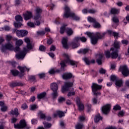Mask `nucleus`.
<instances>
[{
	"instance_id": "2f4dec72",
	"label": "nucleus",
	"mask_w": 129,
	"mask_h": 129,
	"mask_svg": "<svg viewBox=\"0 0 129 129\" xmlns=\"http://www.w3.org/2000/svg\"><path fill=\"white\" fill-rule=\"evenodd\" d=\"M101 119H102V117L100 116V114H98L97 115L95 116L94 120L95 122L97 123Z\"/></svg>"
},
{
	"instance_id": "3c124183",
	"label": "nucleus",
	"mask_w": 129,
	"mask_h": 129,
	"mask_svg": "<svg viewBox=\"0 0 129 129\" xmlns=\"http://www.w3.org/2000/svg\"><path fill=\"white\" fill-rule=\"evenodd\" d=\"M39 115H40V118H46V115H45L44 113H42L41 111L39 112Z\"/></svg>"
},
{
	"instance_id": "412c9836",
	"label": "nucleus",
	"mask_w": 129,
	"mask_h": 129,
	"mask_svg": "<svg viewBox=\"0 0 129 129\" xmlns=\"http://www.w3.org/2000/svg\"><path fill=\"white\" fill-rule=\"evenodd\" d=\"M79 40L81 41V42H83V43H85V42L87 41V39L85 38V37H76L74 40V42H78Z\"/></svg>"
},
{
	"instance_id": "5701e85b",
	"label": "nucleus",
	"mask_w": 129,
	"mask_h": 129,
	"mask_svg": "<svg viewBox=\"0 0 129 129\" xmlns=\"http://www.w3.org/2000/svg\"><path fill=\"white\" fill-rule=\"evenodd\" d=\"M50 89L52 91H58V85L56 83H53L51 84Z\"/></svg>"
},
{
	"instance_id": "4c0bfd02",
	"label": "nucleus",
	"mask_w": 129,
	"mask_h": 129,
	"mask_svg": "<svg viewBox=\"0 0 129 129\" xmlns=\"http://www.w3.org/2000/svg\"><path fill=\"white\" fill-rule=\"evenodd\" d=\"M16 22H23V17L21 15H17L15 17Z\"/></svg>"
},
{
	"instance_id": "39448f33",
	"label": "nucleus",
	"mask_w": 129,
	"mask_h": 129,
	"mask_svg": "<svg viewBox=\"0 0 129 129\" xmlns=\"http://www.w3.org/2000/svg\"><path fill=\"white\" fill-rule=\"evenodd\" d=\"M91 88L92 91L94 95H100V92L98 91L102 88V86L93 83L91 86Z\"/></svg>"
},
{
	"instance_id": "37998d69",
	"label": "nucleus",
	"mask_w": 129,
	"mask_h": 129,
	"mask_svg": "<svg viewBox=\"0 0 129 129\" xmlns=\"http://www.w3.org/2000/svg\"><path fill=\"white\" fill-rule=\"evenodd\" d=\"M114 110H120L121 107L118 104L115 105L113 107Z\"/></svg>"
},
{
	"instance_id": "9b49d317",
	"label": "nucleus",
	"mask_w": 129,
	"mask_h": 129,
	"mask_svg": "<svg viewBox=\"0 0 129 129\" xmlns=\"http://www.w3.org/2000/svg\"><path fill=\"white\" fill-rule=\"evenodd\" d=\"M18 68L21 71V73L18 72V76H19V77L21 78L24 76V72H25V71H29L30 70L29 69L27 68L26 67H22L19 66L18 67Z\"/></svg>"
},
{
	"instance_id": "052dcab7",
	"label": "nucleus",
	"mask_w": 129,
	"mask_h": 129,
	"mask_svg": "<svg viewBox=\"0 0 129 129\" xmlns=\"http://www.w3.org/2000/svg\"><path fill=\"white\" fill-rule=\"evenodd\" d=\"M21 108H22V109H27V108H28V105H27V104L26 103H24L22 105Z\"/></svg>"
},
{
	"instance_id": "864d4df0",
	"label": "nucleus",
	"mask_w": 129,
	"mask_h": 129,
	"mask_svg": "<svg viewBox=\"0 0 129 129\" xmlns=\"http://www.w3.org/2000/svg\"><path fill=\"white\" fill-rule=\"evenodd\" d=\"M14 26L15 28H21L22 27V23H15Z\"/></svg>"
},
{
	"instance_id": "603ef678",
	"label": "nucleus",
	"mask_w": 129,
	"mask_h": 129,
	"mask_svg": "<svg viewBox=\"0 0 129 129\" xmlns=\"http://www.w3.org/2000/svg\"><path fill=\"white\" fill-rule=\"evenodd\" d=\"M37 34L38 36H44V35H45V31H37Z\"/></svg>"
},
{
	"instance_id": "a878e982",
	"label": "nucleus",
	"mask_w": 129,
	"mask_h": 129,
	"mask_svg": "<svg viewBox=\"0 0 129 129\" xmlns=\"http://www.w3.org/2000/svg\"><path fill=\"white\" fill-rule=\"evenodd\" d=\"M90 50L88 48L81 49L78 51L79 54H86L89 52Z\"/></svg>"
},
{
	"instance_id": "680f3d73",
	"label": "nucleus",
	"mask_w": 129,
	"mask_h": 129,
	"mask_svg": "<svg viewBox=\"0 0 129 129\" xmlns=\"http://www.w3.org/2000/svg\"><path fill=\"white\" fill-rule=\"evenodd\" d=\"M79 120L80 121H84V120H85V116L84 115L80 116Z\"/></svg>"
},
{
	"instance_id": "bf43d9fd",
	"label": "nucleus",
	"mask_w": 129,
	"mask_h": 129,
	"mask_svg": "<svg viewBox=\"0 0 129 129\" xmlns=\"http://www.w3.org/2000/svg\"><path fill=\"white\" fill-rule=\"evenodd\" d=\"M48 73H49V74H55V73H56V71L53 69H51L49 71Z\"/></svg>"
},
{
	"instance_id": "cd10ccee",
	"label": "nucleus",
	"mask_w": 129,
	"mask_h": 129,
	"mask_svg": "<svg viewBox=\"0 0 129 129\" xmlns=\"http://www.w3.org/2000/svg\"><path fill=\"white\" fill-rule=\"evenodd\" d=\"M46 95H47V93L44 92L38 94L37 97L38 99H42V98H44V97H45Z\"/></svg>"
},
{
	"instance_id": "774afa93",
	"label": "nucleus",
	"mask_w": 129,
	"mask_h": 129,
	"mask_svg": "<svg viewBox=\"0 0 129 129\" xmlns=\"http://www.w3.org/2000/svg\"><path fill=\"white\" fill-rule=\"evenodd\" d=\"M122 44H125V45H128V40H121Z\"/></svg>"
},
{
	"instance_id": "ddd939ff",
	"label": "nucleus",
	"mask_w": 129,
	"mask_h": 129,
	"mask_svg": "<svg viewBox=\"0 0 129 129\" xmlns=\"http://www.w3.org/2000/svg\"><path fill=\"white\" fill-rule=\"evenodd\" d=\"M26 48H24V50L22 51H20L19 54H16V57L17 59H24L25 58V56H26Z\"/></svg>"
},
{
	"instance_id": "473e14b6",
	"label": "nucleus",
	"mask_w": 129,
	"mask_h": 129,
	"mask_svg": "<svg viewBox=\"0 0 129 129\" xmlns=\"http://www.w3.org/2000/svg\"><path fill=\"white\" fill-rule=\"evenodd\" d=\"M15 40L16 41V45H17V46H20L21 45H22L23 44V40L19 39L18 40V39L15 38Z\"/></svg>"
},
{
	"instance_id": "0eeeda50",
	"label": "nucleus",
	"mask_w": 129,
	"mask_h": 129,
	"mask_svg": "<svg viewBox=\"0 0 129 129\" xmlns=\"http://www.w3.org/2000/svg\"><path fill=\"white\" fill-rule=\"evenodd\" d=\"M26 126H27V122L25 119L21 120L19 123L14 124L15 128H24Z\"/></svg>"
},
{
	"instance_id": "4d7b16f0",
	"label": "nucleus",
	"mask_w": 129,
	"mask_h": 129,
	"mask_svg": "<svg viewBox=\"0 0 129 129\" xmlns=\"http://www.w3.org/2000/svg\"><path fill=\"white\" fill-rule=\"evenodd\" d=\"M88 13L89 14H95V13H96V10L94 9H90L88 10Z\"/></svg>"
},
{
	"instance_id": "f3484780",
	"label": "nucleus",
	"mask_w": 129,
	"mask_h": 129,
	"mask_svg": "<svg viewBox=\"0 0 129 129\" xmlns=\"http://www.w3.org/2000/svg\"><path fill=\"white\" fill-rule=\"evenodd\" d=\"M72 76H73V75L71 73H65L62 75V77L64 80H68V79H71Z\"/></svg>"
},
{
	"instance_id": "f257e3e1",
	"label": "nucleus",
	"mask_w": 129,
	"mask_h": 129,
	"mask_svg": "<svg viewBox=\"0 0 129 129\" xmlns=\"http://www.w3.org/2000/svg\"><path fill=\"white\" fill-rule=\"evenodd\" d=\"M107 33L109 36H112V35H113V31L111 30H107L106 32H104L102 34L99 32H97L94 34L93 33L88 32H86V34L87 36L90 38L92 45H95L97 43L98 39H103V38H104V36L106 35Z\"/></svg>"
},
{
	"instance_id": "4be33fe9",
	"label": "nucleus",
	"mask_w": 129,
	"mask_h": 129,
	"mask_svg": "<svg viewBox=\"0 0 129 129\" xmlns=\"http://www.w3.org/2000/svg\"><path fill=\"white\" fill-rule=\"evenodd\" d=\"M24 41L27 44V47L28 49H32L33 46H32V44H31V40H30V38L27 37L25 39H24Z\"/></svg>"
},
{
	"instance_id": "ea45409f",
	"label": "nucleus",
	"mask_w": 129,
	"mask_h": 129,
	"mask_svg": "<svg viewBox=\"0 0 129 129\" xmlns=\"http://www.w3.org/2000/svg\"><path fill=\"white\" fill-rule=\"evenodd\" d=\"M94 28H96L97 29H99L101 27V25H100V24H99L98 22H95V23L93 24Z\"/></svg>"
},
{
	"instance_id": "4468645a",
	"label": "nucleus",
	"mask_w": 129,
	"mask_h": 129,
	"mask_svg": "<svg viewBox=\"0 0 129 129\" xmlns=\"http://www.w3.org/2000/svg\"><path fill=\"white\" fill-rule=\"evenodd\" d=\"M3 47V49H6V50H10V51L14 50V44L12 42H8Z\"/></svg>"
},
{
	"instance_id": "aec40b11",
	"label": "nucleus",
	"mask_w": 129,
	"mask_h": 129,
	"mask_svg": "<svg viewBox=\"0 0 129 129\" xmlns=\"http://www.w3.org/2000/svg\"><path fill=\"white\" fill-rule=\"evenodd\" d=\"M10 87H16V86H23V84L21 82H12L9 83Z\"/></svg>"
},
{
	"instance_id": "6e6552de",
	"label": "nucleus",
	"mask_w": 129,
	"mask_h": 129,
	"mask_svg": "<svg viewBox=\"0 0 129 129\" xmlns=\"http://www.w3.org/2000/svg\"><path fill=\"white\" fill-rule=\"evenodd\" d=\"M120 71L121 72L122 75L127 77L129 75V70L127 68V67L126 66H122L120 67Z\"/></svg>"
},
{
	"instance_id": "13d9d810",
	"label": "nucleus",
	"mask_w": 129,
	"mask_h": 129,
	"mask_svg": "<svg viewBox=\"0 0 129 129\" xmlns=\"http://www.w3.org/2000/svg\"><path fill=\"white\" fill-rule=\"evenodd\" d=\"M12 36L11 35H7L6 36V40L8 42V43H10V41L12 40Z\"/></svg>"
},
{
	"instance_id": "09e8293b",
	"label": "nucleus",
	"mask_w": 129,
	"mask_h": 129,
	"mask_svg": "<svg viewBox=\"0 0 129 129\" xmlns=\"http://www.w3.org/2000/svg\"><path fill=\"white\" fill-rule=\"evenodd\" d=\"M75 95V92L74 91H70L68 92L67 96H68V97H70V96H73Z\"/></svg>"
},
{
	"instance_id": "6e6d98bb",
	"label": "nucleus",
	"mask_w": 129,
	"mask_h": 129,
	"mask_svg": "<svg viewBox=\"0 0 129 129\" xmlns=\"http://www.w3.org/2000/svg\"><path fill=\"white\" fill-rule=\"evenodd\" d=\"M38 76L40 79H42V78H44V77H45L46 75H45V73H42L38 74Z\"/></svg>"
},
{
	"instance_id": "7ed1b4c3",
	"label": "nucleus",
	"mask_w": 129,
	"mask_h": 129,
	"mask_svg": "<svg viewBox=\"0 0 129 129\" xmlns=\"http://www.w3.org/2000/svg\"><path fill=\"white\" fill-rule=\"evenodd\" d=\"M63 56L65 59L63 61H61L60 63V65L61 68H64V67L66 66V64H65V63H68V64H70V65H72V66H74V65H76V61L71 59L70 56L68 54L64 53L63 54Z\"/></svg>"
},
{
	"instance_id": "c85d7f7f",
	"label": "nucleus",
	"mask_w": 129,
	"mask_h": 129,
	"mask_svg": "<svg viewBox=\"0 0 129 129\" xmlns=\"http://www.w3.org/2000/svg\"><path fill=\"white\" fill-rule=\"evenodd\" d=\"M44 127L45 128H50L52 126V124L51 123H49L48 122L44 121L43 122Z\"/></svg>"
},
{
	"instance_id": "b1692460",
	"label": "nucleus",
	"mask_w": 129,
	"mask_h": 129,
	"mask_svg": "<svg viewBox=\"0 0 129 129\" xmlns=\"http://www.w3.org/2000/svg\"><path fill=\"white\" fill-rule=\"evenodd\" d=\"M10 114H12V115H16V116H18L20 113H19V110L17 109V108H15L14 109L11 110V111L10 112Z\"/></svg>"
},
{
	"instance_id": "f8f14e48",
	"label": "nucleus",
	"mask_w": 129,
	"mask_h": 129,
	"mask_svg": "<svg viewBox=\"0 0 129 129\" xmlns=\"http://www.w3.org/2000/svg\"><path fill=\"white\" fill-rule=\"evenodd\" d=\"M105 55L106 58H112L113 59V48L111 47L110 51L106 50L105 51Z\"/></svg>"
},
{
	"instance_id": "f704fd0d",
	"label": "nucleus",
	"mask_w": 129,
	"mask_h": 129,
	"mask_svg": "<svg viewBox=\"0 0 129 129\" xmlns=\"http://www.w3.org/2000/svg\"><path fill=\"white\" fill-rule=\"evenodd\" d=\"M33 19L35 21H38V20L39 21H40L41 20V19H42V16H41L40 14H35V15L34 16Z\"/></svg>"
},
{
	"instance_id": "c756f323",
	"label": "nucleus",
	"mask_w": 129,
	"mask_h": 129,
	"mask_svg": "<svg viewBox=\"0 0 129 129\" xmlns=\"http://www.w3.org/2000/svg\"><path fill=\"white\" fill-rule=\"evenodd\" d=\"M84 61L85 62V63L87 64V65H90V63H95V60L94 59H93L90 62L89 60H88V58L87 57H85L83 58Z\"/></svg>"
},
{
	"instance_id": "49530a36",
	"label": "nucleus",
	"mask_w": 129,
	"mask_h": 129,
	"mask_svg": "<svg viewBox=\"0 0 129 129\" xmlns=\"http://www.w3.org/2000/svg\"><path fill=\"white\" fill-rule=\"evenodd\" d=\"M88 20L89 22H90V23H95L96 22V21L95 20V19L94 18L90 17L88 18Z\"/></svg>"
},
{
	"instance_id": "338daca9",
	"label": "nucleus",
	"mask_w": 129,
	"mask_h": 129,
	"mask_svg": "<svg viewBox=\"0 0 129 129\" xmlns=\"http://www.w3.org/2000/svg\"><path fill=\"white\" fill-rule=\"evenodd\" d=\"M87 111H88V112H90V111H91V105L88 104L87 105Z\"/></svg>"
},
{
	"instance_id": "7c9ffc66",
	"label": "nucleus",
	"mask_w": 129,
	"mask_h": 129,
	"mask_svg": "<svg viewBox=\"0 0 129 129\" xmlns=\"http://www.w3.org/2000/svg\"><path fill=\"white\" fill-rule=\"evenodd\" d=\"M83 127H84V125H83V123L80 122H78L75 126L76 129H82Z\"/></svg>"
},
{
	"instance_id": "1a4fd4ad",
	"label": "nucleus",
	"mask_w": 129,
	"mask_h": 129,
	"mask_svg": "<svg viewBox=\"0 0 129 129\" xmlns=\"http://www.w3.org/2000/svg\"><path fill=\"white\" fill-rule=\"evenodd\" d=\"M111 108V105H105L102 107V112L104 113V114H108V113H109V111H110Z\"/></svg>"
},
{
	"instance_id": "79ce46f5",
	"label": "nucleus",
	"mask_w": 129,
	"mask_h": 129,
	"mask_svg": "<svg viewBox=\"0 0 129 129\" xmlns=\"http://www.w3.org/2000/svg\"><path fill=\"white\" fill-rule=\"evenodd\" d=\"M120 12V9L113 8V15H118Z\"/></svg>"
},
{
	"instance_id": "a211bd4d",
	"label": "nucleus",
	"mask_w": 129,
	"mask_h": 129,
	"mask_svg": "<svg viewBox=\"0 0 129 129\" xmlns=\"http://www.w3.org/2000/svg\"><path fill=\"white\" fill-rule=\"evenodd\" d=\"M23 16L25 21H28L33 17V15L32 12L27 11L26 13L23 14Z\"/></svg>"
},
{
	"instance_id": "f03ea898",
	"label": "nucleus",
	"mask_w": 129,
	"mask_h": 129,
	"mask_svg": "<svg viewBox=\"0 0 129 129\" xmlns=\"http://www.w3.org/2000/svg\"><path fill=\"white\" fill-rule=\"evenodd\" d=\"M64 13L63 15V18H66L67 19H68V18H72L73 20H75V21H79L80 20V17L79 16L76 15L75 13L71 12V10H70V8L67 6H66L64 7Z\"/></svg>"
},
{
	"instance_id": "20e7f679",
	"label": "nucleus",
	"mask_w": 129,
	"mask_h": 129,
	"mask_svg": "<svg viewBox=\"0 0 129 129\" xmlns=\"http://www.w3.org/2000/svg\"><path fill=\"white\" fill-rule=\"evenodd\" d=\"M113 58L116 59L118 57V52L120 49V42L115 39L114 42Z\"/></svg>"
},
{
	"instance_id": "dca6fc26",
	"label": "nucleus",
	"mask_w": 129,
	"mask_h": 129,
	"mask_svg": "<svg viewBox=\"0 0 129 129\" xmlns=\"http://www.w3.org/2000/svg\"><path fill=\"white\" fill-rule=\"evenodd\" d=\"M77 104L78 106V109L80 111H82V110H84V105L80 102V100L78 99L77 100Z\"/></svg>"
},
{
	"instance_id": "58836bf2",
	"label": "nucleus",
	"mask_w": 129,
	"mask_h": 129,
	"mask_svg": "<svg viewBox=\"0 0 129 129\" xmlns=\"http://www.w3.org/2000/svg\"><path fill=\"white\" fill-rule=\"evenodd\" d=\"M35 11L36 14L41 15V14L42 13V9H41V8H40L39 7H37Z\"/></svg>"
},
{
	"instance_id": "de8ad7c7",
	"label": "nucleus",
	"mask_w": 129,
	"mask_h": 129,
	"mask_svg": "<svg viewBox=\"0 0 129 129\" xmlns=\"http://www.w3.org/2000/svg\"><path fill=\"white\" fill-rule=\"evenodd\" d=\"M1 110L4 112L7 111L8 110V106L6 105L2 106L1 108Z\"/></svg>"
},
{
	"instance_id": "423d86ee",
	"label": "nucleus",
	"mask_w": 129,
	"mask_h": 129,
	"mask_svg": "<svg viewBox=\"0 0 129 129\" xmlns=\"http://www.w3.org/2000/svg\"><path fill=\"white\" fill-rule=\"evenodd\" d=\"M73 82L70 81L64 82V85L61 88V92L64 94L67 92V91H69L70 88L73 87Z\"/></svg>"
},
{
	"instance_id": "72a5a7b5",
	"label": "nucleus",
	"mask_w": 129,
	"mask_h": 129,
	"mask_svg": "<svg viewBox=\"0 0 129 129\" xmlns=\"http://www.w3.org/2000/svg\"><path fill=\"white\" fill-rule=\"evenodd\" d=\"M51 96L53 99L57 98L58 97V91H53V93L51 94Z\"/></svg>"
},
{
	"instance_id": "a18cd8bd",
	"label": "nucleus",
	"mask_w": 129,
	"mask_h": 129,
	"mask_svg": "<svg viewBox=\"0 0 129 129\" xmlns=\"http://www.w3.org/2000/svg\"><path fill=\"white\" fill-rule=\"evenodd\" d=\"M58 101L59 103H62V102H63V101H65V98L63 97H59L58 98Z\"/></svg>"
},
{
	"instance_id": "e2e57ef3",
	"label": "nucleus",
	"mask_w": 129,
	"mask_h": 129,
	"mask_svg": "<svg viewBox=\"0 0 129 129\" xmlns=\"http://www.w3.org/2000/svg\"><path fill=\"white\" fill-rule=\"evenodd\" d=\"M40 51H45L46 50V47L44 45H40L39 47Z\"/></svg>"
},
{
	"instance_id": "5fc2aeb1",
	"label": "nucleus",
	"mask_w": 129,
	"mask_h": 129,
	"mask_svg": "<svg viewBox=\"0 0 129 129\" xmlns=\"http://www.w3.org/2000/svg\"><path fill=\"white\" fill-rule=\"evenodd\" d=\"M124 115V111L123 110L120 111L118 113V116L122 117Z\"/></svg>"
},
{
	"instance_id": "69168bd1",
	"label": "nucleus",
	"mask_w": 129,
	"mask_h": 129,
	"mask_svg": "<svg viewBox=\"0 0 129 129\" xmlns=\"http://www.w3.org/2000/svg\"><path fill=\"white\" fill-rule=\"evenodd\" d=\"M65 31V27L63 26L60 29V34H64V32Z\"/></svg>"
},
{
	"instance_id": "bb28decb",
	"label": "nucleus",
	"mask_w": 129,
	"mask_h": 129,
	"mask_svg": "<svg viewBox=\"0 0 129 129\" xmlns=\"http://www.w3.org/2000/svg\"><path fill=\"white\" fill-rule=\"evenodd\" d=\"M80 46V44L78 43V41L76 42L74 41H74L72 42V46L73 49H75V48H77Z\"/></svg>"
},
{
	"instance_id": "6ab92c4d",
	"label": "nucleus",
	"mask_w": 129,
	"mask_h": 129,
	"mask_svg": "<svg viewBox=\"0 0 129 129\" xmlns=\"http://www.w3.org/2000/svg\"><path fill=\"white\" fill-rule=\"evenodd\" d=\"M68 42V38L67 37L62 38L61 43L64 49H68V44L67 43Z\"/></svg>"
},
{
	"instance_id": "e433bc0d",
	"label": "nucleus",
	"mask_w": 129,
	"mask_h": 129,
	"mask_svg": "<svg viewBox=\"0 0 129 129\" xmlns=\"http://www.w3.org/2000/svg\"><path fill=\"white\" fill-rule=\"evenodd\" d=\"M66 31L68 36H71L73 34V30L71 28H67Z\"/></svg>"
},
{
	"instance_id": "393cba45",
	"label": "nucleus",
	"mask_w": 129,
	"mask_h": 129,
	"mask_svg": "<svg viewBox=\"0 0 129 129\" xmlns=\"http://www.w3.org/2000/svg\"><path fill=\"white\" fill-rule=\"evenodd\" d=\"M113 23L114 26L115 27H117L118 25H119V19H118V17H113Z\"/></svg>"
},
{
	"instance_id": "2eb2a0df",
	"label": "nucleus",
	"mask_w": 129,
	"mask_h": 129,
	"mask_svg": "<svg viewBox=\"0 0 129 129\" xmlns=\"http://www.w3.org/2000/svg\"><path fill=\"white\" fill-rule=\"evenodd\" d=\"M118 78L115 76H113V81H116L115 85L117 87H121L122 86V80H117Z\"/></svg>"
},
{
	"instance_id": "9d476101",
	"label": "nucleus",
	"mask_w": 129,
	"mask_h": 129,
	"mask_svg": "<svg viewBox=\"0 0 129 129\" xmlns=\"http://www.w3.org/2000/svg\"><path fill=\"white\" fill-rule=\"evenodd\" d=\"M16 34L19 38H23V37H25V36L28 35V31L24 30H17Z\"/></svg>"
},
{
	"instance_id": "c9c22d12",
	"label": "nucleus",
	"mask_w": 129,
	"mask_h": 129,
	"mask_svg": "<svg viewBox=\"0 0 129 129\" xmlns=\"http://www.w3.org/2000/svg\"><path fill=\"white\" fill-rule=\"evenodd\" d=\"M56 113L57 114L59 117L60 118L63 117V116H65V113H63V112L62 111H59V110L56 111Z\"/></svg>"
},
{
	"instance_id": "8fccbe9b",
	"label": "nucleus",
	"mask_w": 129,
	"mask_h": 129,
	"mask_svg": "<svg viewBox=\"0 0 129 129\" xmlns=\"http://www.w3.org/2000/svg\"><path fill=\"white\" fill-rule=\"evenodd\" d=\"M27 25L28 27H30V28H35V24L33 22H29L27 23Z\"/></svg>"
},
{
	"instance_id": "c03bdc74",
	"label": "nucleus",
	"mask_w": 129,
	"mask_h": 129,
	"mask_svg": "<svg viewBox=\"0 0 129 129\" xmlns=\"http://www.w3.org/2000/svg\"><path fill=\"white\" fill-rule=\"evenodd\" d=\"M11 73L14 76H17L19 74V71H18L17 70H12Z\"/></svg>"
},
{
	"instance_id": "0e129e2a",
	"label": "nucleus",
	"mask_w": 129,
	"mask_h": 129,
	"mask_svg": "<svg viewBox=\"0 0 129 129\" xmlns=\"http://www.w3.org/2000/svg\"><path fill=\"white\" fill-rule=\"evenodd\" d=\"M29 79L31 81H35L36 78L34 76H30L29 77Z\"/></svg>"
},
{
	"instance_id": "a19ab883",
	"label": "nucleus",
	"mask_w": 129,
	"mask_h": 129,
	"mask_svg": "<svg viewBox=\"0 0 129 129\" xmlns=\"http://www.w3.org/2000/svg\"><path fill=\"white\" fill-rule=\"evenodd\" d=\"M113 37L115 39V40L118 39V38H119V33L113 32Z\"/></svg>"
}]
</instances>
